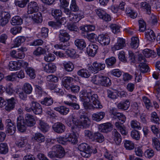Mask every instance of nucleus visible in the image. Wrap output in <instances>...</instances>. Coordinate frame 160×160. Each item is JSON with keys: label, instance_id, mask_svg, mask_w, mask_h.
I'll list each match as a JSON object with an SVG mask.
<instances>
[{"label": "nucleus", "instance_id": "obj_1", "mask_svg": "<svg viewBox=\"0 0 160 160\" xmlns=\"http://www.w3.org/2000/svg\"><path fill=\"white\" fill-rule=\"evenodd\" d=\"M92 92H88L86 90H82L80 93V97L83 102V106L86 109H91L93 106L90 103V96Z\"/></svg>", "mask_w": 160, "mask_h": 160}, {"label": "nucleus", "instance_id": "obj_2", "mask_svg": "<svg viewBox=\"0 0 160 160\" xmlns=\"http://www.w3.org/2000/svg\"><path fill=\"white\" fill-rule=\"evenodd\" d=\"M78 123H76L77 126L82 128L89 127L91 124V121L88 117L85 115H81L78 120Z\"/></svg>", "mask_w": 160, "mask_h": 160}, {"label": "nucleus", "instance_id": "obj_3", "mask_svg": "<svg viewBox=\"0 0 160 160\" xmlns=\"http://www.w3.org/2000/svg\"><path fill=\"white\" fill-rule=\"evenodd\" d=\"M78 149L81 152V154L82 156L88 158L90 156L91 150L89 146L86 143H82L78 146Z\"/></svg>", "mask_w": 160, "mask_h": 160}, {"label": "nucleus", "instance_id": "obj_4", "mask_svg": "<svg viewBox=\"0 0 160 160\" xmlns=\"http://www.w3.org/2000/svg\"><path fill=\"white\" fill-rule=\"evenodd\" d=\"M90 101L94 105V108H102V105L98 99V97L97 94L92 92L91 95L90 96Z\"/></svg>", "mask_w": 160, "mask_h": 160}, {"label": "nucleus", "instance_id": "obj_5", "mask_svg": "<svg viewBox=\"0 0 160 160\" xmlns=\"http://www.w3.org/2000/svg\"><path fill=\"white\" fill-rule=\"evenodd\" d=\"M6 122L7 124L6 127L7 132L10 135H13L16 130L15 125L10 119H7Z\"/></svg>", "mask_w": 160, "mask_h": 160}, {"label": "nucleus", "instance_id": "obj_6", "mask_svg": "<svg viewBox=\"0 0 160 160\" xmlns=\"http://www.w3.org/2000/svg\"><path fill=\"white\" fill-rule=\"evenodd\" d=\"M105 67V64L98 63L96 61L94 62L92 65L89 67V69L93 72H95L103 70Z\"/></svg>", "mask_w": 160, "mask_h": 160}, {"label": "nucleus", "instance_id": "obj_7", "mask_svg": "<svg viewBox=\"0 0 160 160\" xmlns=\"http://www.w3.org/2000/svg\"><path fill=\"white\" fill-rule=\"evenodd\" d=\"M98 42L102 45H108L110 43V39L107 34H102L98 36Z\"/></svg>", "mask_w": 160, "mask_h": 160}, {"label": "nucleus", "instance_id": "obj_8", "mask_svg": "<svg viewBox=\"0 0 160 160\" xmlns=\"http://www.w3.org/2000/svg\"><path fill=\"white\" fill-rule=\"evenodd\" d=\"M39 10V7L36 2L32 1L28 3L27 12L28 14H32L37 12Z\"/></svg>", "mask_w": 160, "mask_h": 160}, {"label": "nucleus", "instance_id": "obj_9", "mask_svg": "<svg viewBox=\"0 0 160 160\" xmlns=\"http://www.w3.org/2000/svg\"><path fill=\"white\" fill-rule=\"evenodd\" d=\"M17 127L18 131L21 132H24L26 130V127L23 117L20 115L17 118Z\"/></svg>", "mask_w": 160, "mask_h": 160}, {"label": "nucleus", "instance_id": "obj_10", "mask_svg": "<svg viewBox=\"0 0 160 160\" xmlns=\"http://www.w3.org/2000/svg\"><path fill=\"white\" fill-rule=\"evenodd\" d=\"M53 130L55 132L60 133L64 132L65 130V127L62 123L60 122H57L52 126Z\"/></svg>", "mask_w": 160, "mask_h": 160}, {"label": "nucleus", "instance_id": "obj_11", "mask_svg": "<svg viewBox=\"0 0 160 160\" xmlns=\"http://www.w3.org/2000/svg\"><path fill=\"white\" fill-rule=\"evenodd\" d=\"M59 40L61 42H67L70 39V36L66 30H61L58 34Z\"/></svg>", "mask_w": 160, "mask_h": 160}, {"label": "nucleus", "instance_id": "obj_12", "mask_svg": "<svg viewBox=\"0 0 160 160\" xmlns=\"http://www.w3.org/2000/svg\"><path fill=\"white\" fill-rule=\"evenodd\" d=\"M53 149L56 150L57 158H62L65 155V152L64 149L60 145H56L53 146Z\"/></svg>", "mask_w": 160, "mask_h": 160}, {"label": "nucleus", "instance_id": "obj_13", "mask_svg": "<svg viewBox=\"0 0 160 160\" xmlns=\"http://www.w3.org/2000/svg\"><path fill=\"white\" fill-rule=\"evenodd\" d=\"M98 47L94 44L89 45L87 48V52L88 55L92 57H94L96 54Z\"/></svg>", "mask_w": 160, "mask_h": 160}, {"label": "nucleus", "instance_id": "obj_14", "mask_svg": "<svg viewBox=\"0 0 160 160\" xmlns=\"http://www.w3.org/2000/svg\"><path fill=\"white\" fill-rule=\"evenodd\" d=\"M6 102L5 109L6 111L10 112L14 108L15 104V99L14 98L12 97L10 99H7Z\"/></svg>", "mask_w": 160, "mask_h": 160}, {"label": "nucleus", "instance_id": "obj_15", "mask_svg": "<svg viewBox=\"0 0 160 160\" xmlns=\"http://www.w3.org/2000/svg\"><path fill=\"white\" fill-rule=\"evenodd\" d=\"M76 117L74 114L70 115L68 117L66 123L68 125L69 127H71L72 130H74V127L73 126L74 125L76 126V123H78V121H75Z\"/></svg>", "mask_w": 160, "mask_h": 160}, {"label": "nucleus", "instance_id": "obj_16", "mask_svg": "<svg viewBox=\"0 0 160 160\" xmlns=\"http://www.w3.org/2000/svg\"><path fill=\"white\" fill-rule=\"evenodd\" d=\"M32 108L33 112L36 114H40L42 112V108L41 105L36 102H32Z\"/></svg>", "mask_w": 160, "mask_h": 160}, {"label": "nucleus", "instance_id": "obj_17", "mask_svg": "<svg viewBox=\"0 0 160 160\" xmlns=\"http://www.w3.org/2000/svg\"><path fill=\"white\" fill-rule=\"evenodd\" d=\"M126 45L125 40L122 38H119L118 39L117 42L112 47V49L115 51L123 48Z\"/></svg>", "mask_w": 160, "mask_h": 160}, {"label": "nucleus", "instance_id": "obj_18", "mask_svg": "<svg viewBox=\"0 0 160 160\" xmlns=\"http://www.w3.org/2000/svg\"><path fill=\"white\" fill-rule=\"evenodd\" d=\"M73 79L70 77H64L62 79V84L66 89H69L70 88V84L73 81Z\"/></svg>", "mask_w": 160, "mask_h": 160}, {"label": "nucleus", "instance_id": "obj_19", "mask_svg": "<svg viewBox=\"0 0 160 160\" xmlns=\"http://www.w3.org/2000/svg\"><path fill=\"white\" fill-rule=\"evenodd\" d=\"M26 124L28 126L32 127L35 123V120L34 117L30 114H27L25 116Z\"/></svg>", "mask_w": 160, "mask_h": 160}, {"label": "nucleus", "instance_id": "obj_20", "mask_svg": "<svg viewBox=\"0 0 160 160\" xmlns=\"http://www.w3.org/2000/svg\"><path fill=\"white\" fill-rule=\"evenodd\" d=\"M112 137L117 145H119L122 141V138L120 133L117 131L116 129H114L112 132Z\"/></svg>", "mask_w": 160, "mask_h": 160}, {"label": "nucleus", "instance_id": "obj_21", "mask_svg": "<svg viewBox=\"0 0 160 160\" xmlns=\"http://www.w3.org/2000/svg\"><path fill=\"white\" fill-rule=\"evenodd\" d=\"M145 37L149 41L153 42L156 38V36L154 32L151 29L147 30L145 32Z\"/></svg>", "mask_w": 160, "mask_h": 160}, {"label": "nucleus", "instance_id": "obj_22", "mask_svg": "<svg viewBox=\"0 0 160 160\" xmlns=\"http://www.w3.org/2000/svg\"><path fill=\"white\" fill-rule=\"evenodd\" d=\"M43 66L44 70L48 73L54 72L56 69V66L51 63L48 64H43Z\"/></svg>", "mask_w": 160, "mask_h": 160}, {"label": "nucleus", "instance_id": "obj_23", "mask_svg": "<svg viewBox=\"0 0 160 160\" xmlns=\"http://www.w3.org/2000/svg\"><path fill=\"white\" fill-rule=\"evenodd\" d=\"M32 139L36 142L41 143L44 142L45 140L44 136L40 132L35 133L33 136Z\"/></svg>", "mask_w": 160, "mask_h": 160}, {"label": "nucleus", "instance_id": "obj_24", "mask_svg": "<svg viewBox=\"0 0 160 160\" xmlns=\"http://www.w3.org/2000/svg\"><path fill=\"white\" fill-rule=\"evenodd\" d=\"M74 130H72V133L66 135L68 142L73 144H76L78 142L77 137Z\"/></svg>", "mask_w": 160, "mask_h": 160}, {"label": "nucleus", "instance_id": "obj_25", "mask_svg": "<svg viewBox=\"0 0 160 160\" xmlns=\"http://www.w3.org/2000/svg\"><path fill=\"white\" fill-rule=\"evenodd\" d=\"M38 128L43 132H48L49 128V125L43 121L39 120Z\"/></svg>", "mask_w": 160, "mask_h": 160}, {"label": "nucleus", "instance_id": "obj_26", "mask_svg": "<svg viewBox=\"0 0 160 160\" xmlns=\"http://www.w3.org/2000/svg\"><path fill=\"white\" fill-rule=\"evenodd\" d=\"M78 75L82 78H87L91 75L90 72L86 69L83 68L78 70L77 72Z\"/></svg>", "mask_w": 160, "mask_h": 160}, {"label": "nucleus", "instance_id": "obj_27", "mask_svg": "<svg viewBox=\"0 0 160 160\" xmlns=\"http://www.w3.org/2000/svg\"><path fill=\"white\" fill-rule=\"evenodd\" d=\"M105 115V112H102L97 113H94L92 115V119L97 122L100 121L104 118Z\"/></svg>", "mask_w": 160, "mask_h": 160}, {"label": "nucleus", "instance_id": "obj_28", "mask_svg": "<svg viewBox=\"0 0 160 160\" xmlns=\"http://www.w3.org/2000/svg\"><path fill=\"white\" fill-rule=\"evenodd\" d=\"M54 109L63 115H67L69 111L68 108L63 106L55 108Z\"/></svg>", "mask_w": 160, "mask_h": 160}, {"label": "nucleus", "instance_id": "obj_29", "mask_svg": "<svg viewBox=\"0 0 160 160\" xmlns=\"http://www.w3.org/2000/svg\"><path fill=\"white\" fill-rule=\"evenodd\" d=\"M130 102L129 100H126L124 102H121L117 105V107L119 109L122 110H127L129 107Z\"/></svg>", "mask_w": 160, "mask_h": 160}, {"label": "nucleus", "instance_id": "obj_30", "mask_svg": "<svg viewBox=\"0 0 160 160\" xmlns=\"http://www.w3.org/2000/svg\"><path fill=\"white\" fill-rule=\"evenodd\" d=\"M141 8L145 10L147 14H150L151 13V8L150 5L146 2H142L140 4Z\"/></svg>", "mask_w": 160, "mask_h": 160}, {"label": "nucleus", "instance_id": "obj_31", "mask_svg": "<svg viewBox=\"0 0 160 160\" xmlns=\"http://www.w3.org/2000/svg\"><path fill=\"white\" fill-rule=\"evenodd\" d=\"M17 53L15 58L22 59L25 57V54L24 52L27 51V48L26 47H22L18 49Z\"/></svg>", "mask_w": 160, "mask_h": 160}, {"label": "nucleus", "instance_id": "obj_32", "mask_svg": "<svg viewBox=\"0 0 160 160\" xmlns=\"http://www.w3.org/2000/svg\"><path fill=\"white\" fill-rule=\"evenodd\" d=\"M100 126L101 131L103 132L107 133L110 131L112 129L111 124L108 123L102 124Z\"/></svg>", "mask_w": 160, "mask_h": 160}, {"label": "nucleus", "instance_id": "obj_33", "mask_svg": "<svg viewBox=\"0 0 160 160\" xmlns=\"http://www.w3.org/2000/svg\"><path fill=\"white\" fill-rule=\"evenodd\" d=\"M20 63L19 62L11 61L9 64V69L11 71L17 70L20 68Z\"/></svg>", "mask_w": 160, "mask_h": 160}, {"label": "nucleus", "instance_id": "obj_34", "mask_svg": "<svg viewBox=\"0 0 160 160\" xmlns=\"http://www.w3.org/2000/svg\"><path fill=\"white\" fill-rule=\"evenodd\" d=\"M84 16L83 15L81 16L80 14L75 15L73 13L69 16L68 18L69 20L74 23L78 22L82 18H83Z\"/></svg>", "mask_w": 160, "mask_h": 160}, {"label": "nucleus", "instance_id": "obj_35", "mask_svg": "<svg viewBox=\"0 0 160 160\" xmlns=\"http://www.w3.org/2000/svg\"><path fill=\"white\" fill-rule=\"evenodd\" d=\"M101 85L102 86L108 87L111 84V80L108 77L102 76Z\"/></svg>", "mask_w": 160, "mask_h": 160}, {"label": "nucleus", "instance_id": "obj_36", "mask_svg": "<svg viewBox=\"0 0 160 160\" xmlns=\"http://www.w3.org/2000/svg\"><path fill=\"white\" fill-rule=\"evenodd\" d=\"M125 12L127 14L132 18H136L138 15L137 12L132 9L130 8H127L126 9Z\"/></svg>", "mask_w": 160, "mask_h": 160}, {"label": "nucleus", "instance_id": "obj_37", "mask_svg": "<svg viewBox=\"0 0 160 160\" xmlns=\"http://www.w3.org/2000/svg\"><path fill=\"white\" fill-rule=\"evenodd\" d=\"M104 140V137L100 132H97L94 133L93 138L92 140L99 142H102Z\"/></svg>", "mask_w": 160, "mask_h": 160}, {"label": "nucleus", "instance_id": "obj_38", "mask_svg": "<svg viewBox=\"0 0 160 160\" xmlns=\"http://www.w3.org/2000/svg\"><path fill=\"white\" fill-rule=\"evenodd\" d=\"M22 19L20 16H16L12 18L11 23L13 25H20L22 23Z\"/></svg>", "mask_w": 160, "mask_h": 160}, {"label": "nucleus", "instance_id": "obj_39", "mask_svg": "<svg viewBox=\"0 0 160 160\" xmlns=\"http://www.w3.org/2000/svg\"><path fill=\"white\" fill-rule=\"evenodd\" d=\"M63 65L64 69L68 72L72 71L74 68V66L72 63L70 61L64 62L63 63Z\"/></svg>", "mask_w": 160, "mask_h": 160}, {"label": "nucleus", "instance_id": "obj_40", "mask_svg": "<svg viewBox=\"0 0 160 160\" xmlns=\"http://www.w3.org/2000/svg\"><path fill=\"white\" fill-rule=\"evenodd\" d=\"M75 45L78 48L83 49L86 47V43L83 39H77L75 41Z\"/></svg>", "mask_w": 160, "mask_h": 160}, {"label": "nucleus", "instance_id": "obj_41", "mask_svg": "<svg viewBox=\"0 0 160 160\" xmlns=\"http://www.w3.org/2000/svg\"><path fill=\"white\" fill-rule=\"evenodd\" d=\"M116 60L115 57H112L105 60V63L108 67H111L116 63Z\"/></svg>", "mask_w": 160, "mask_h": 160}, {"label": "nucleus", "instance_id": "obj_42", "mask_svg": "<svg viewBox=\"0 0 160 160\" xmlns=\"http://www.w3.org/2000/svg\"><path fill=\"white\" fill-rule=\"evenodd\" d=\"M131 127L133 129H141L140 123L136 120L133 119L130 122Z\"/></svg>", "mask_w": 160, "mask_h": 160}, {"label": "nucleus", "instance_id": "obj_43", "mask_svg": "<svg viewBox=\"0 0 160 160\" xmlns=\"http://www.w3.org/2000/svg\"><path fill=\"white\" fill-rule=\"evenodd\" d=\"M80 29L82 31L85 32H91L94 30L95 27L92 25H87L80 27Z\"/></svg>", "mask_w": 160, "mask_h": 160}, {"label": "nucleus", "instance_id": "obj_44", "mask_svg": "<svg viewBox=\"0 0 160 160\" xmlns=\"http://www.w3.org/2000/svg\"><path fill=\"white\" fill-rule=\"evenodd\" d=\"M22 90L24 91L26 93L29 94L31 93L32 91V88L31 85L30 84L28 83H26L24 84Z\"/></svg>", "mask_w": 160, "mask_h": 160}, {"label": "nucleus", "instance_id": "obj_45", "mask_svg": "<svg viewBox=\"0 0 160 160\" xmlns=\"http://www.w3.org/2000/svg\"><path fill=\"white\" fill-rule=\"evenodd\" d=\"M143 53L145 56L147 58L150 57H154L156 54L155 52L153 51L148 48L144 49L143 51Z\"/></svg>", "mask_w": 160, "mask_h": 160}, {"label": "nucleus", "instance_id": "obj_46", "mask_svg": "<svg viewBox=\"0 0 160 160\" xmlns=\"http://www.w3.org/2000/svg\"><path fill=\"white\" fill-rule=\"evenodd\" d=\"M152 145L157 151H160V142L158 138L153 137L152 138Z\"/></svg>", "mask_w": 160, "mask_h": 160}, {"label": "nucleus", "instance_id": "obj_47", "mask_svg": "<svg viewBox=\"0 0 160 160\" xmlns=\"http://www.w3.org/2000/svg\"><path fill=\"white\" fill-rule=\"evenodd\" d=\"M139 40L137 37H133L131 38V46L132 48H136L139 46Z\"/></svg>", "mask_w": 160, "mask_h": 160}, {"label": "nucleus", "instance_id": "obj_48", "mask_svg": "<svg viewBox=\"0 0 160 160\" xmlns=\"http://www.w3.org/2000/svg\"><path fill=\"white\" fill-rule=\"evenodd\" d=\"M28 143V140L24 137L21 138L16 142V144L19 147H22L26 146Z\"/></svg>", "mask_w": 160, "mask_h": 160}, {"label": "nucleus", "instance_id": "obj_49", "mask_svg": "<svg viewBox=\"0 0 160 160\" xmlns=\"http://www.w3.org/2000/svg\"><path fill=\"white\" fill-rule=\"evenodd\" d=\"M52 16L56 19H59L62 15V11L59 9H53L52 11Z\"/></svg>", "mask_w": 160, "mask_h": 160}, {"label": "nucleus", "instance_id": "obj_50", "mask_svg": "<svg viewBox=\"0 0 160 160\" xmlns=\"http://www.w3.org/2000/svg\"><path fill=\"white\" fill-rule=\"evenodd\" d=\"M29 0H15V3L16 6L21 8L25 7Z\"/></svg>", "mask_w": 160, "mask_h": 160}, {"label": "nucleus", "instance_id": "obj_51", "mask_svg": "<svg viewBox=\"0 0 160 160\" xmlns=\"http://www.w3.org/2000/svg\"><path fill=\"white\" fill-rule=\"evenodd\" d=\"M46 50L41 47H38L33 52L34 55L39 56L45 53Z\"/></svg>", "mask_w": 160, "mask_h": 160}, {"label": "nucleus", "instance_id": "obj_52", "mask_svg": "<svg viewBox=\"0 0 160 160\" xmlns=\"http://www.w3.org/2000/svg\"><path fill=\"white\" fill-rule=\"evenodd\" d=\"M32 19L35 22L37 23L41 22L42 20L41 13L39 12L34 14V16L32 17Z\"/></svg>", "mask_w": 160, "mask_h": 160}, {"label": "nucleus", "instance_id": "obj_53", "mask_svg": "<svg viewBox=\"0 0 160 160\" xmlns=\"http://www.w3.org/2000/svg\"><path fill=\"white\" fill-rule=\"evenodd\" d=\"M53 103V99L50 97L45 98L41 102L42 104L47 106L51 105Z\"/></svg>", "mask_w": 160, "mask_h": 160}, {"label": "nucleus", "instance_id": "obj_54", "mask_svg": "<svg viewBox=\"0 0 160 160\" xmlns=\"http://www.w3.org/2000/svg\"><path fill=\"white\" fill-rule=\"evenodd\" d=\"M151 121L156 124H159L160 122V120L157 113L153 112L151 113Z\"/></svg>", "mask_w": 160, "mask_h": 160}, {"label": "nucleus", "instance_id": "obj_55", "mask_svg": "<svg viewBox=\"0 0 160 160\" xmlns=\"http://www.w3.org/2000/svg\"><path fill=\"white\" fill-rule=\"evenodd\" d=\"M140 71L142 73H146L148 70V67L146 62H140L139 65Z\"/></svg>", "mask_w": 160, "mask_h": 160}, {"label": "nucleus", "instance_id": "obj_56", "mask_svg": "<svg viewBox=\"0 0 160 160\" xmlns=\"http://www.w3.org/2000/svg\"><path fill=\"white\" fill-rule=\"evenodd\" d=\"M8 152V148L7 144L5 143L0 144V153L5 154Z\"/></svg>", "mask_w": 160, "mask_h": 160}, {"label": "nucleus", "instance_id": "obj_57", "mask_svg": "<svg viewBox=\"0 0 160 160\" xmlns=\"http://www.w3.org/2000/svg\"><path fill=\"white\" fill-rule=\"evenodd\" d=\"M107 94L108 97L112 99H116L117 98V92L112 90L108 89L107 90Z\"/></svg>", "mask_w": 160, "mask_h": 160}, {"label": "nucleus", "instance_id": "obj_58", "mask_svg": "<svg viewBox=\"0 0 160 160\" xmlns=\"http://www.w3.org/2000/svg\"><path fill=\"white\" fill-rule=\"evenodd\" d=\"M25 71L29 75L30 77L32 79L36 77L35 70L32 68L30 67L26 69Z\"/></svg>", "mask_w": 160, "mask_h": 160}, {"label": "nucleus", "instance_id": "obj_59", "mask_svg": "<svg viewBox=\"0 0 160 160\" xmlns=\"http://www.w3.org/2000/svg\"><path fill=\"white\" fill-rule=\"evenodd\" d=\"M124 146L126 149L132 150L134 148V143L129 140H126L124 143Z\"/></svg>", "mask_w": 160, "mask_h": 160}, {"label": "nucleus", "instance_id": "obj_60", "mask_svg": "<svg viewBox=\"0 0 160 160\" xmlns=\"http://www.w3.org/2000/svg\"><path fill=\"white\" fill-rule=\"evenodd\" d=\"M102 78V76L95 75L93 77L91 81L95 84L101 85Z\"/></svg>", "mask_w": 160, "mask_h": 160}, {"label": "nucleus", "instance_id": "obj_61", "mask_svg": "<svg viewBox=\"0 0 160 160\" xmlns=\"http://www.w3.org/2000/svg\"><path fill=\"white\" fill-rule=\"evenodd\" d=\"M25 38L24 37H19L16 38L14 42V46L18 47L21 45V43L24 42L25 41Z\"/></svg>", "mask_w": 160, "mask_h": 160}, {"label": "nucleus", "instance_id": "obj_62", "mask_svg": "<svg viewBox=\"0 0 160 160\" xmlns=\"http://www.w3.org/2000/svg\"><path fill=\"white\" fill-rule=\"evenodd\" d=\"M55 58V55L52 53H49L48 54H46L44 59L47 62H51L53 61Z\"/></svg>", "mask_w": 160, "mask_h": 160}, {"label": "nucleus", "instance_id": "obj_63", "mask_svg": "<svg viewBox=\"0 0 160 160\" xmlns=\"http://www.w3.org/2000/svg\"><path fill=\"white\" fill-rule=\"evenodd\" d=\"M142 99L147 109H148L152 107L150 100L147 97L145 96L143 97L142 98Z\"/></svg>", "mask_w": 160, "mask_h": 160}, {"label": "nucleus", "instance_id": "obj_64", "mask_svg": "<svg viewBox=\"0 0 160 160\" xmlns=\"http://www.w3.org/2000/svg\"><path fill=\"white\" fill-rule=\"evenodd\" d=\"M22 29V28L21 26H16L11 28L10 32L13 35H16L17 33L20 32Z\"/></svg>", "mask_w": 160, "mask_h": 160}]
</instances>
